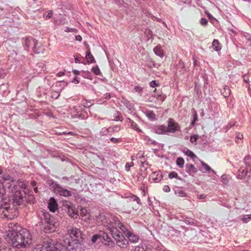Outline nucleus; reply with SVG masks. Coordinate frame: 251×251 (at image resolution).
I'll list each match as a JSON object with an SVG mask.
<instances>
[{
	"label": "nucleus",
	"instance_id": "nucleus-61",
	"mask_svg": "<svg viewBox=\"0 0 251 251\" xmlns=\"http://www.w3.org/2000/svg\"><path fill=\"white\" fill-rule=\"evenodd\" d=\"M163 190L165 192H169L171 191L170 188L168 185H165Z\"/></svg>",
	"mask_w": 251,
	"mask_h": 251
},
{
	"label": "nucleus",
	"instance_id": "nucleus-12",
	"mask_svg": "<svg viewBox=\"0 0 251 251\" xmlns=\"http://www.w3.org/2000/svg\"><path fill=\"white\" fill-rule=\"evenodd\" d=\"M22 41L25 50L29 51L30 49L33 50L36 40L32 37H27L23 38Z\"/></svg>",
	"mask_w": 251,
	"mask_h": 251
},
{
	"label": "nucleus",
	"instance_id": "nucleus-26",
	"mask_svg": "<svg viewBox=\"0 0 251 251\" xmlns=\"http://www.w3.org/2000/svg\"><path fill=\"white\" fill-rule=\"evenodd\" d=\"M175 194L180 197H186L187 196V194L185 192V191L180 188L177 187L174 190Z\"/></svg>",
	"mask_w": 251,
	"mask_h": 251
},
{
	"label": "nucleus",
	"instance_id": "nucleus-23",
	"mask_svg": "<svg viewBox=\"0 0 251 251\" xmlns=\"http://www.w3.org/2000/svg\"><path fill=\"white\" fill-rule=\"evenodd\" d=\"M153 52L156 55L160 57H163L164 56V51L160 45H158L153 49Z\"/></svg>",
	"mask_w": 251,
	"mask_h": 251
},
{
	"label": "nucleus",
	"instance_id": "nucleus-5",
	"mask_svg": "<svg viewBox=\"0 0 251 251\" xmlns=\"http://www.w3.org/2000/svg\"><path fill=\"white\" fill-rule=\"evenodd\" d=\"M61 244L62 249H65L64 251H83L84 250L83 242L76 240L66 238Z\"/></svg>",
	"mask_w": 251,
	"mask_h": 251
},
{
	"label": "nucleus",
	"instance_id": "nucleus-11",
	"mask_svg": "<svg viewBox=\"0 0 251 251\" xmlns=\"http://www.w3.org/2000/svg\"><path fill=\"white\" fill-rule=\"evenodd\" d=\"M70 233L71 236L70 240L83 242V235L79 229L73 227L71 229Z\"/></svg>",
	"mask_w": 251,
	"mask_h": 251
},
{
	"label": "nucleus",
	"instance_id": "nucleus-22",
	"mask_svg": "<svg viewBox=\"0 0 251 251\" xmlns=\"http://www.w3.org/2000/svg\"><path fill=\"white\" fill-rule=\"evenodd\" d=\"M126 122L127 123L130 124V127L133 128V129L137 131L138 132H142V131L141 129H140L138 126V125L135 123L133 120H132L129 118H127L126 119Z\"/></svg>",
	"mask_w": 251,
	"mask_h": 251
},
{
	"label": "nucleus",
	"instance_id": "nucleus-48",
	"mask_svg": "<svg viewBox=\"0 0 251 251\" xmlns=\"http://www.w3.org/2000/svg\"><path fill=\"white\" fill-rule=\"evenodd\" d=\"M109 140H110V141L112 143H114V144L120 143L122 141L121 138H116L114 137H111L109 139Z\"/></svg>",
	"mask_w": 251,
	"mask_h": 251
},
{
	"label": "nucleus",
	"instance_id": "nucleus-50",
	"mask_svg": "<svg viewBox=\"0 0 251 251\" xmlns=\"http://www.w3.org/2000/svg\"><path fill=\"white\" fill-rule=\"evenodd\" d=\"M53 12L52 10L49 11L47 14H44V17L46 19H49L52 16Z\"/></svg>",
	"mask_w": 251,
	"mask_h": 251
},
{
	"label": "nucleus",
	"instance_id": "nucleus-64",
	"mask_svg": "<svg viewBox=\"0 0 251 251\" xmlns=\"http://www.w3.org/2000/svg\"><path fill=\"white\" fill-rule=\"evenodd\" d=\"M236 134V138L237 139H241L243 138V134L237 132Z\"/></svg>",
	"mask_w": 251,
	"mask_h": 251
},
{
	"label": "nucleus",
	"instance_id": "nucleus-2",
	"mask_svg": "<svg viewBox=\"0 0 251 251\" xmlns=\"http://www.w3.org/2000/svg\"><path fill=\"white\" fill-rule=\"evenodd\" d=\"M6 240L14 247L25 248L31 244L32 236L26 228L19 226L8 231Z\"/></svg>",
	"mask_w": 251,
	"mask_h": 251
},
{
	"label": "nucleus",
	"instance_id": "nucleus-44",
	"mask_svg": "<svg viewBox=\"0 0 251 251\" xmlns=\"http://www.w3.org/2000/svg\"><path fill=\"white\" fill-rule=\"evenodd\" d=\"M134 91L138 93L139 96H141L143 93V88L139 86H135L134 88Z\"/></svg>",
	"mask_w": 251,
	"mask_h": 251
},
{
	"label": "nucleus",
	"instance_id": "nucleus-43",
	"mask_svg": "<svg viewBox=\"0 0 251 251\" xmlns=\"http://www.w3.org/2000/svg\"><path fill=\"white\" fill-rule=\"evenodd\" d=\"M145 248V245H141L136 247L134 250V251H146Z\"/></svg>",
	"mask_w": 251,
	"mask_h": 251
},
{
	"label": "nucleus",
	"instance_id": "nucleus-21",
	"mask_svg": "<svg viewBox=\"0 0 251 251\" xmlns=\"http://www.w3.org/2000/svg\"><path fill=\"white\" fill-rule=\"evenodd\" d=\"M125 237H127L129 241L131 242L136 243L139 240L138 236L133 233L131 231H129V233Z\"/></svg>",
	"mask_w": 251,
	"mask_h": 251
},
{
	"label": "nucleus",
	"instance_id": "nucleus-38",
	"mask_svg": "<svg viewBox=\"0 0 251 251\" xmlns=\"http://www.w3.org/2000/svg\"><path fill=\"white\" fill-rule=\"evenodd\" d=\"M201 164L203 167V168L205 169V172H209L210 171H212L213 172H214V170H213L210 166H209L207 164L204 163L203 161H201Z\"/></svg>",
	"mask_w": 251,
	"mask_h": 251
},
{
	"label": "nucleus",
	"instance_id": "nucleus-29",
	"mask_svg": "<svg viewBox=\"0 0 251 251\" xmlns=\"http://www.w3.org/2000/svg\"><path fill=\"white\" fill-rule=\"evenodd\" d=\"M25 199L26 202L29 204H34L36 201L34 196L32 194L27 195L25 197Z\"/></svg>",
	"mask_w": 251,
	"mask_h": 251
},
{
	"label": "nucleus",
	"instance_id": "nucleus-40",
	"mask_svg": "<svg viewBox=\"0 0 251 251\" xmlns=\"http://www.w3.org/2000/svg\"><path fill=\"white\" fill-rule=\"evenodd\" d=\"M91 70L92 72L94 73L96 75H100L101 74L100 71L98 66L97 65L95 67H93Z\"/></svg>",
	"mask_w": 251,
	"mask_h": 251
},
{
	"label": "nucleus",
	"instance_id": "nucleus-28",
	"mask_svg": "<svg viewBox=\"0 0 251 251\" xmlns=\"http://www.w3.org/2000/svg\"><path fill=\"white\" fill-rule=\"evenodd\" d=\"M184 67L185 66L184 62L181 60H179L176 65V70L180 73H183Z\"/></svg>",
	"mask_w": 251,
	"mask_h": 251
},
{
	"label": "nucleus",
	"instance_id": "nucleus-54",
	"mask_svg": "<svg viewBox=\"0 0 251 251\" xmlns=\"http://www.w3.org/2000/svg\"><path fill=\"white\" fill-rule=\"evenodd\" d=\"M82 75L84 78H89L90 75V73L89 72L82 71Z\"/></svg>",
	"mask_w": 251,
	"mask_h": 251
},
{
	"label": "nucleus",
	"instance_id": "nucleus-57",
	"mask_svg": "<svg viewBox=\"0 0 251 251\" xmlns=\"http://www.w3.org/2000/svg\"><path fill=\"white\" fill-rule=\"evenodd\" d=\"M221 180L223 183L227 184L228 183V179L226 175H223L221 177Z\"/></svg>",
	"mask_w": 251,
	"mask_h": 251
},
{
	"label": "nucleus",
	"instance_id": "nucleus-4",
	"mask_svg": "<svg viewBox=\"0 0 251 251\" xmlns=\"http://www.w3.org/2000/svg\"><path fill=\"white\" fill-rule=\"evenodd\" d=\"M40 218L42 228L45 232L50 233L56 230L59 224L56 221L55 219L51 216L49 212L46 211H42Z\"/></svg>",
	"mask_w": 251,
	"mask_h": 251
},
{
	"label": "nucleus",
	"instance_id": "nucleus-52",
	"mask_svg": "<svg viewBox=\"0 0 251 251\" xmlns=\"http://www.w3.org/2000/svg\"><path fill=\"white\" fill-rule=\"evenodd\" d=\"M134 166V163L133 162H131L130 163H126V170L127 171H129L130 170V168Z\"/></svg>",
	"mask_w": 251,
	"mask_h": 251
},
{
	"label": "nucleus",
	"instance_id": "nucleus-37",
	"mask_svg": "<svg viewBox=\"0 0 251 251\" xmlns=\"http://www.w3.org/2000/svg\"><path fill=\"white\" fill-rule=\"evenodd\" d=\"M169 178L170 179H172L173 178H176L177 179L181 180V178L180 176H179L175 172H172L169 174Z\"/></svg>",
	"mask_w": 251,
	"mask_h": 251
},
{
	"label": "nucleus",
	"instance_id": "nucleus-8",
	"mask_svg": "<svg viewBox=\"0 0 251 251\" xmlns=\"http://www.w3.org/2000/svg\"><path fill=\"white\" fill-rule=\"evenodd\" d=\"M50 186L53 189L54 193L57 195L65 197L72 196V193L70 191L63 188L56 181L52 182Z\"/></svg>",
	"mask_w": 251,
	"mask_h": 251
},
{
	"label": "nucleus",
	"instance_id": "nucleus-46",
	"mask_svg": "<svg viewBox=\"0 0 251 251\" xmlns=\"http://www.w3.org/2000/svg\"><path fill=\"white\" fill-rule=\"evenodd\" d=\"M59 96H60V91L59 90H58V91H54L52 92L51 97L53 99H56L59 97Z\"/></svg>",
	"mask_w": 251,
	"mask_h": 251
},
{
	"label": "nucleus",
	"instance_id": "nucleus-14",
	"mask_svg": "<svg viewBox=\"0 0 251 251\" xmlns=\"http://www.w3.org/2000/svg\"><path fill=\"white\" fill-rule=\"evenodd\" d=\"M250 173L248 171V169L247 167H241L238 170L236 177L240 179H247L250 177Z\"/></svg>",
	"mask_w": 251,
	"mask_h": 251
},
{
	"label": "nucleus",
	"instance_id": "nucleus-27",
	"mask_svg": "<svg viewBox=\"0 0 251 251\" xmlns=\"http://www.w3.org/2000/svg\"><path fill=\"white\" fill-rule=\"evenodd\" d=\"M221 94L225 98L228 97L230 95L231 91L229 87L225 86L221 90Z\"/></svg>",
	"mask_w": 251,
	"mask_h": 251
},
{
	"label": "nucleus",
	"instance_id": "nucleus-49",
	"mask_svg": "<svg viewBox=\"0 0 251 251\" xmlns=\"http://www.w3.org/2000/svg\"><path fill=\"white\" fill-rule=\"evenodd\" d=\"M235 122L234 121H230L229 123L226 126V129L227 131L231 127L235 125Z\"/></svg>",
	"mask_w": 251,
	"mask_h": 251
},
{
	"label": "nucleus",
	"instance_id": "nucleus-24",
	"mask_svg": "<svg viewBox=\"0 0 251 251\" xmlns=\"http://www.w3.org/2000/svg\"><path fill=\"white\" fill-rule=\"evenodd\" d=\"M127 198L130 201H136L140 205L142 204L139 198L135 195L130 193L128 196H127Z\"/></svg>",
	"mask_w": 251,
	"mask_h": 251
},
{
	"label": "nucleus",
	"instance_id": "nucleus-9",
	"mask_svg": "<svg viewBox=\"0 0 251 251\" xmlns=\"http://www.w3.org/2000/svg\"><path fill=\"white\" fill-rule=\"evenodd\" d=\"M64 250L62 249L61 244H54L52 241H47L40 251H64Z\"/></svg>",
	"mask_w": 251,
	"mask_h": 251
},
{
	"label": "nucleus",
	"instance_id": "nucleus-36",
	"mask_svg": "<svg viewBox=\"0 0 251 251\" xmlns=\"http://www.w3.org/2000/svg\"><path fill=\"white\" fill-rule=\"evenodd\" d=\"M146 115L150 120H153L155 118V114L152 111L149 110L146 112Z\"/></svg>",
	"mask_w": 251,
	"mask_h": 251
},
{
	"label": "nucleus",
	"instance_id": "nucleus-39",
	"mask_svg": "<svg viewBox=\"0 0 251 251\" xmlns=\"http://www.w3.org/2000/svg\"><path fill=\"white\" fill-rule=\"evenodd\" d=\"M199 136L198 135H194L190 137V141L192 143L195 144L196 145L197 144V141L199 139Z\"/></svg>",
	"mask_w": 251,
	"mask_h": 251
},
{
	"label": "nucleus",
	"instance_id": "nucleus-1",
	"mask_svg": "<svg viewBox=\"0 0 251 251\" xmlns=\"http://www.w3.org/2000/svg\"><path fill=\"white\" fill-rule=\"evenodd\" d=\"M101 224L108 229L113 238L116 241V244L121 248H126L128 244L125 236L130 231L127 226L121 223L119 219L112 216H101Z\"/></svg>",
	"mask_w": 251,
	"mask_h": 251
},
{
	"label": "nucleus",
	"instance_id": "nucleus-30",
	"mask_svg": "<svg viewBox=\"0 0 251 251\" xmlns=\"http://www.w3.org/2000/svg\"><path fill=\"white\" fill-rule=\"evenodd\" d=\"M212 46L215 51H219L221 50V46L219 41L217 39H214L213 41Z\"/></svg>",
	"mask_w": 251,
	"mask_h": 251
},
{
	"label": "nucleus",
	"instance_id": "nucleus-25",
	"mask_svg": "<svg viewBox=\"0 0 251 251\" xmlns=\"http://www.w3.org/2000/svg\"><path fill=\"white\" fill-rule=\"evenodd\" d=\"M85 58H86V59L87 60V63H88V64L95 63L96 62L94 56L91 53L90 49H89L87 51V52L86 53Z\"/></svg>",
	"mask_w": 251,
	"mask_h": 251
},
{
	"label": "nucleus",
	"instance_id": "nucleus-31",
	"mask_svg": "<svg viewBox=\"0 0 251 251\" xmlns=\"http://www.w3.org/2000/svg\"><path fill=\"white\" fill-rule=\"evenodd\" d=\"M244 161L247 168L251 167V155L246 156L244 157Z\"/></svg>",
	"mask_w": 251,
	"mask_h": 251
},
{
	"label": "nucleus",
	"instance_id": "nucleus-58",
	"mask_svg": "<svg viewBox=\"0 0 251 251\" xmlns=\"http://www.w3.org/2000/svg\"><path fill=\"white\" fill-rule=\"evenodd\" d=\"M145 250L146 251H154V250L153 249V245H146Z\"/></svg>",
	"mask_w": 251,
	"mask_h": 251
},
{
	"label": "nucleus",
	"instance_id": "nucleus-45",
	"mask_svg": "<svg viewBox=\"0 0 251 251\" xmlns=\"http://www.w3.org/2000/svg\"><path fill=\"white\" fill-rule=\"evenodd\" d=\"M79 56L75 57V63H83L85 64L84 61H81L80 59L82 58L84 60V58L82 57L80 54H78Z\"/></svg>",
	"mask_w": 251,
	"mask_h": 251
},
{
	"label": "nucleus",
	"instance_id": "nucleus-3",
	"mask_svg": "<svg viewBox=\"0 0 251 251\" xmlns=\"http://www.w3.org/2000/svg\"><path fill=\"white\" fill-rule=\"evenodd\" d=\"M4 193L0 196V217L11 220L17 217L18 212L16 207L11 206V200Z\"/></svg>",
	"mask_w": 251,
	"mask_h": 251
},
{
	"label": "nucleus",
	"instance_id": "nucleus-19",
	"mask_svg": "<svg viewBox=\"0 0 251 251\" xmlns=\"http://www.w3.org/2000/svg\"><path fill=\"white\" fill-rule=\"evenodd\" d=\"M44 50L45 49L42 46L41 43H39L36 40L35 46H33V49L32 50L35 53L39 54L40 53H43Z\"/></svg>",
	"mask_w": 251,
	"mask_h": 251
},
{
	"label": "nucleus",
	"instance_id": "nucleus-13",
	"mask_svg": "<svg viewBox=\"0 0 251 251\" xmlns=\"http://www.w3.org/2000/svg\"><path fill=\"white\" fill-rule=\"evenodd\" d=\"M167 133H174L180 130V127L178 124L172 118L168 120V126L166 127Z\"/></svg>",
	"mask_w": 251,
	"mask_h": 251
},
{
	"label": "nucleus",
	"instance_id": "nucleus-62",
	"mask_svg": "<svg viewBox=\"0 0 251 251\" xmlns=\"http://www.w3.org/2000/svg\"><path fill=\"white\" fill-rule=\"evenodd\" d=\"M121 129V127L120 126H113V132H118Z\"/></svg>",
	"mask_w": 251,
	"mask_h": 251
},
{
	"label": "nucleus",
	"instance_id": "nucleus-51",
	"mask_svg": "<svg viewBox=\"0 0 251 251\" xmlns=\"http://www.w3.org/2000/svg\"><path fill=\"white\" fill-rule=\"evenodd\" d=\"M100 135L101 136L106 135L108 134L107 129L106 127L102 128L100 131Z\"/></svg>",
	"mask_w": 251,
	"mask_h": 251
},
{
	"label": "nucleus",
	"instance_id": "nucleus-56",
	"mask_svg": "<svg viewBox=\"0 0 251 251\" xmlns=\"http://www.w3.org/2000/svg\"><path fill=\"white\" fill-rule=\"evenodd\" d=\"M159 85V83H157L155 80H152L150 83V86L151 87H155L156 86H158Z\"/></svg>",
	"mask_w": 251,
	"mask_h": 251
},
{
	"label": "nucleus",
	"instance_id": "nucleus-7",
	"mask_svg": "<svg viewBox=\"0 0 251 251\" xmlns=\"http://www.w3.org/2000/svg\"><path fill=\"white\" fill-rule=\"evenodd\" d=\"M63 207L68 215L72 218L77 219L78 216V211L75 206L71 202L65 201L63 202Z\"/></svg>",
	"mask_w": 251,
	"mask_h": 251
},
{
	"label": "nucleus",
	"instance_id": "nucleus-20",
	"mask_svg": "<svg viewBox=\"0 0 251 251\" xmlns=\"http://www.w3.org/2000/svg\"><path fill=\"white\" fill-rule=\"evenodd\" d=\"M154 131L158 134H164L167 133L166 126L161 125L154 127Z\"/></svg>",
	"mask_w": 251,
	"mask_h": 251
},
{
	"label": "nucleus",
	"instance_id": "nucleus-41",
	"mask_svg": "<svg viewBox=\"0 0 251 251\" xmlns=\"http://www.w3.org/2000/svg\"><path fill=\"white\" fill-rule=\"evenodd\" d=\"M198 120V115L196 111H194V113L193 115V120L191 121V125L192 126H194L196 122Z\"/></svg>",
	"mask_w": 251,
	"mask_h": 251
},
{
	"label": "nucleus",
	"instance_id": "nucleus-15",
	"mask_svg": "<svg viewBox=\"0 0 251 251\" xmlns=\"http://www.w3.org/2000/svg\"><path fill=\"white\" fill-rule=\"evenodd\" d=\"M100 242L105 245L113 247L115 243L112 240L111 237L105 232L101 233Z\"/></svg>",
	"mask_w": 251,
	"mask_h": 251
},
{
	"label": "nucleus",
	"instance_id": "nucleus-34",
	"mask_svg": "<svg viewBox=\"0 0 251 251\" xmlns=\"http://www.w3.org/2000/svg\"><path fill=\"white\" fill-rule=\"evenodd\" d=\"M183 152L188 156L191 157L192 158H194L196 157L195 154L194 153L193 151L189 150L188 149H185L183 150Z\"/></svg>",
	"mask_w": 251,
	"mask_h": 251
},
{
	"label": "nucleus",
	"instance_id": "nucleus-59",
	"mask_svg": "<svg viewBox=\"0 0 251 251\" xmlns=\"http://www.w3.org/2000/svg\"><path fill=\"white\" fill-rule=\"evenodd\" d=\"M244 81L250 85V79L248 75H245L243 77Z\"/></svg>",
	"mask_w": 251,
	"mask_h": 251
},
{
	"label": "nucleus",
	"instance_id": "nucleus-6",
	"mask_svg": "<svg viewBox=\"0 0 251 251\" xmlns=\"http://www.w3.org/2000/svg\"><path fill=\"white\" fill-rule=\"evenodd\" d=\"M17 189V186H14L13 189L12 190V196L10 199L12 205L14 207L22 205L24 203L25 201L24 195L25 193H23L21 190Z\"/></svg>",
	"mask_w": 251,
	"mask_h": 251
},
{
	"label": "nucleus",
	"instance_id": "nucleus-42",
	"mask_svg": "<svg viewBox=\"0 0 251 251\" xmlns=\"http://www.w3.org/2000/svg\"><path fill=\"white\" fill-rule=\"evenodd\" d=\"M184 223L188 225H191L195 226L196 225V223L194 222V220L193 219H186L184 221Z\"/></svg>",
	"mask_w": 251,
	"mask_h": 251
},
{
	"label": "nucleus",
	"instance_id": "nucleus-10",
	"mask_svg": "<svg viewBox=\"0 0 251 251\" xmlns=\"http://www.w3.org/2000/svg\"><path fill=\"white\" fill-rule=\"evenodd\" d=\"M154 92V93L149 98L148 101L160 105L166 99V96L162 92H156V89Z\"/></svg>",
	"mask_w": 251,
	"mask_h": 251
},
{
	"label": "nucleus",
	"instance_id": "nucleus-16",
	"mask_svg": "<svg viewBox=\"0 0 251 251\" xmlns=\"http://www.w3.org/2000/svg\"><path fill=\"white\" fill-rule=\"evenodd\" d=\"M58 203L56 200L53 198L51 197L49 201L48 208L50 211L52 212H55L56 210H58Z\"/></svg>",
	"mask_w": 251,
	"mask_h": 251
},
{
	"label": "nucleus",
	"instance_id": "nucleus-55",
	"mask_svg": "<svg viewBox=\"0 0 251 251\" xmlns=\"http://www.w3.org/2000/svg\"><path fill=\"white\" fill-rule=\"evenodd\" d=\"M0 251H16L15 250L9 248V247H2L0 248Z\"/></svg>",
	"mask_w": 251,
	"mask_h": 251
},
{
	"label": "nucleus",
	"instance_id": "nucleus-17",
	"mask_svg": "<svg viewBox=\"0 0 251 251\" xmlns=\"http://www.w3.org/2000/svg\"><path fill=\"white\" fill-rule=\"evenodd\" d=\"M185 172L191 176L198 172L197 169L192 164H186L185 165Z\"/></svg>",
	"mask_w": 251,
	"mask_h": 251
},
{
	"label": "nucleus",
	"instance_id": "nucleus-53",
	"mask_svg": "<svg viewBox=\"0 0 251 251\" xmlns=\"http://www.w3.org/2000/svg\"><path fill=\"white\" fill-rule=\"evenodd\" d=\"M201 24L203 26H206L208 23V20L205 18H202L200 21Z\"/></svg>",
	"mask_w": 251,
	"mask_h": 251
},
{
	"label": "nucleus",
	"instance_id": "nucleus-33",
	"mask_svg": "<svg viewBox=\"0 0 251 251\" xmlns=\"http://www.w3.org/2000/svg\"><path fill=\"white\" fill-rule=\"evenodd\" d=\"M101 233L94 234L91 238V241L93 243H96L97 241L100 242Z\"/></svg>",
	"mask_w": 251,
	"mask_h": 251
},
{
	"label": "nucleus",
	"instance_id": "nucleus-35",
	"mask_svg": "<svg viewBox=\"0 0 251 251\" xmlns=\"http://www.w3.org/2000/svg\"><path fill=\"white\" fill-rule=\"evenodd\" d=\"M176 163L177 165L180 168H182L184 167V160L182 157H178L177 158Z\"/></svg>",
	"mask_w": 251,
	"mask_h": 251
},
{
	"label": "nucleus",
	"instance_id": "nucleus-47",
	"mask_svg": "<svg viewBox=\"0 0 251 251\" xmlns=\"http://www.w3.org/2000/svg\"><path fill=\"white\" fill-rule=\"evenodd\" d=\"M251 220V215H246L242 218V221L243 223H247Z\"/></svg>",
	"mask_w": 251,
	"mask_h": 251
},
{
	"label": "nucleus",
	"instance_id": "nucleus-63",
	"mask_svg": "<svg viewBox=\"0 0 251 251\" xmlns=\"http://www.w3.org/2000/svg\"><path fill=\"white\" fill-rule=\"evenodd\" d=\"M141 163H142V167H144L145 168V170H146L147 169V167H146L145 166V165H148V162L145 160L143 161H142V160H141Z\"/></svg>",
	"mask_w": 251,
	"mask_h": 251
},
{
	"label": "nucleus",
	"instance_id": "nucleus-32",
	"mask_svg": "<svg viewBox=\"0 0 251 251\" xmlns=\"http://www.w3.org/2000/svg\"><path fill=\"white\" fill-rule=\"evenodd\" d=\"M154 251H166L164 247L158 243L153 244Z\"/></svg>",
	"mask_w": 251,
	"mask_h": 251
},
{
	"label": "nucleus",
	"instance_id": "nucleus-60",
	"mask_svg": "<svg viewBox=\"0 0 251 251\" xmlns=\"http://www.w3.org/2000/svg\"><path fill=\"white\" fill-rule=\"evenodd\" d=\"M5 75V71L3 69H0V78L4 77Z\"/></svg>",
	"mask_w": 251,
	"mask_h": 251
},
{
	"label": "nucleus",
	"instance_id": "nucleus-18",
	"mask_svg": "<svg viewBox=\"0 0 251 251\" xmlns=\"http://www.w3.org/2000/svg\"><path fill=\"white\" fill-rule=\"evenodd\" d=\"M150 176L152 180L155 182L160 181L163 178L162 174L160 171L152 172Z\"/></svg>",
	"mask_w": 251,
	"mask_h": 251
}]
</instances>
